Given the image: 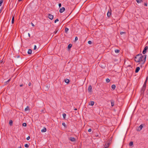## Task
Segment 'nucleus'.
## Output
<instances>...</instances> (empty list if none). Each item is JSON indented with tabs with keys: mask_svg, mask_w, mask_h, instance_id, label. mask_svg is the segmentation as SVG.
Masks as SVG:
<instances>
[{
	"mask_svg": "<svg viewBox=\"0 0 148 148\" xmlns=\"http://www.w3.org/2000/svg\"><path fill=\"white\" fill-rule=\"evenodd\" d=\"M14 16H13V17L12 18V24H13L14 23Z\"/></svg>",
	"mask_w": 148,
	"mask_h": 148,
	"instance_id": "obj_21",
	"label": "nucleus"
},
{
	"mask_svg": "<svg viewBox=\"0 0 148 148\" xmlns=\"http://www.w3.org/2000/svg\"><path fill=\"white\" fill-rule=\"evenodd\" d=\"M1 11H2V9H1L0 10V13L1 12Z\"/></svg>",
	"mask_w": 148,
	"mask_h": 148,
	"instance_id": "obj_52",
	"label": "nucleus"
},
{
	"mask_svg": "<svg viewBox=\"0 0 148 148\" xmlns=\"http://www.w3.org/2000/svg\"><path fill=\"white\" fill-rule=\"evenodd\" d=\"M115 88H116V86L115 85L113 84L112 85V88L113 90H114Z\"/></svg>",
	"mask_w": 148,
	"mask_h": 148,
	"instance_id": "obj_23",
	"label": "nucleus"
},
{
	"mask_svg": "<svg viewBox=\"0 0 148 148\" xmlns=\"http://www.w3.org/2000/svg\"><path fill=\"white\" fill-rule=\"evenodd\" d=\"M115 52L116 53H118L120 52V50L119 49H116L115 50Z\"/></svg>",
	"mask_w": 148,
	"mask_h": 148,
	"instance_id": "obj_24",
	"label": "nucleus"
},
{
	"mask_svg": "<svg viewBox=\"0 0 148 148\" xmlns=\"http://www.w3.org/2000/svg\"><path fill=\"white\" fill-rule=\"evenodd\" d=\"M62 115L63 118L64 119H65L66 116V114L65 113H63Z\"/></svg>",
	"mask_w": 148,
	"mask_h": 148,
	"instance_id": "obj_25",
	"label": "nucleus"
},
{
	"mask_svg": "<svg viewBox=\"0 0 148 148\" xmlns=\"http://www.w3.org/2000/svg\"><path fill=\"white\" fill-rule=\"evenodd\" d=\"M72 46V44H69L68 46V48L69 50H70L71 47Z\"/></svg>",
	"mask_w": 148,
	"mask_h": 148,
	"instance_id": "obj_13",
	"label": "nucleus"
},
{
	"mask_svg": "<svg viewBox=\"0 0 148 148\" xmlns=\"http://www.w3.org/2000/svg\"><path fill=\"white\" fill-rule=\"evenodd\" d=\"M147 55H143L142 54H139L136 55L134 58L135 61L137 62H142L144 64L145 62Z\"/></svg>",
	"mask_w": 148,
	"mask_h": 148,
	"instance_id": "obj_1",
	"label": "nucleus"
},
{
	"mask_svg": "<svg viewBox=\"0 0 148 148\" xmlns=\"http://www.w3.org/2000/svg\"><path fill=\"white\" fill-rule=\"evenodd\" d=\"M18 148H22L21 146H20V147H18Z\"/></svg>",
	"mask_w": 148,
	"mask_h": 148,
	"instance_id": "obj_53",
	"label": "nucleus"
},
{
	"mask_svg": "<svg viewBox=\"0 0 148 148\" xmlns=\"http://www.w3.org/2000/svg\"><path fill=\"white\" fill-rule=\"evenodd\" d=\"M69 29L68 28L66 27L65 29V33H67L68 31H69Z\"/></svg>",
	"mask_w": 148,
	"mask_h": 148,
	"instance_id": "obj_20",
	"label": "nucleus"
},
{
	"mask_svg": "<svg viewBox=\"0 0 148 148\" xmlns=\"http://www.w3.org/2000/svg\"><path fill=\"white\" fill-rule=\"evenodd\" d=\"M28 36L30 37V35L29 33H28Z\"/></svg>",
	"mask_w": 148,
	"mask_h": 148,
	"instance_id": "obj_50",
	"label": "nucleus"
},
{
	"mask_svg": "<svg viewBox=\"0 0 148 148\" xmlns=\"http://www.w3.org/2000/svg\"><path fill=\"white\" fill-rule=\"evenodd\" d=\"M143 127V125L142 124H141L139 127H138L136 129L137 131H140Z\"/></svg>",
	"mask_w": 148,
	"mask_h": 148,
	"instance_id": "obj_3",
	"label": "nucleus"
},
{
	"mask_svg": "<svg viewBox=\"0 0 148 148\" xmlns=\"http://www.w3.org/2000/svg\"><path fill=\"white\" fill-rule=\"evenodd\" d=\"M47 131V129L45 127H44L42 130L41 132H45Z\"/></svg>",
	"mask_w": 148,
	"mask_h": 148,
	"instance_id": "obj_17",
	"label": "nucleus"
},
{
	"mask_svg": "<svg viewBox=\"0 0 148 148\" xmlns=\"http://www.w3.org/2000/svg\"><path fill=\"white\" fill-rule=\"evenodd\" d=\"M112 141V137L110 138L106 142V144L109 145H110L111 144Z\"/></svg>",
	"mask_w": 148,
	"mask_h": 148,
	"instance_id": "obj_2",
	"label": "nucleus"
},
{
	"mask_svg": "<svg viewBox=\"0 0 148 148\" xmlns=\"http://www.w3.org/2000/svg\"><path fill=\"white\" fill-rule=\"evenodd\" d=\"M111 12L108 11L107 14V15L108 17H110L111 15Z\"/></svg>",
	"mask_w": 148,
	"mask_h": 148,
	"instance_id": "obj_12",
	"label": "nucleus"
},
{
	"mask_svg": "<svg viewBox=\"0 0 148 148\" xmlns=\"http://www.w3.org/2000/svg\"><path fill=\"white\" fill-rule=\"evenodd\" d=\"M48 18L51 20H52L53 18V16L51 14H48Z\"/></svg>",
	"mask_w": 148,
	"mask_h": 148,
	"instance_id": "obj_5",
	"label": "nucleus"
},
{
	"mask_svg": "<svg viewBox=\"0 0 148 148\" xmlns=\"http://www.w3.org/2000/svg\"><path fill=\"white\" fill-rule=\"evenodd\" d=\"M22 125L24 127H26L27 126V123H24Z\"/></svg>",
	"mask_w": 148,
	"mask_h": 148,
	"instance_id": "obj_32",
	"label": "nucleus"
},
{
	"mask_svg": "<svg viewBox=\"0 0 148 148\" xmlns=\"http://www.w3.org/2000/svg\"><path fill=\"white\" fill-rule=\"evenodd\" d=\"M133 145V142L132 141H131L129 143V145L130 146H132Z\"/></svg>",
	"mask_w": 148,
	"mask_h": 148,
	"instance_id": "obj_22",
	"label": "nucleus"
},
{
	"mask_svg": "<svg viewBox=\"0 0 148 148\" xmlns=\"http://www.w3.org/2000/svg\"><path fill=\"white\" fill-rule=\"evenodd\" d=\"M62 125L64 127H66V125L65 123H62Z\"/></svg>",
	"mask_w": 148,
	"mask_h": 148,
	"instance_id": "obj_34",
	"label": "nucleus"
},
{
	"mask_svg": "<svg viewBox=\"0 0 148 148\" xmlns=\"http://www.w3.org/2000/svg\"><path fill=\"white\" fill-rule=\"evenodd\" d=\"M110 101L111 104V106L113 107L114 106V101L113 100H111Z\"/></svg>",
	"mask_w": 148,
	"mask_h": 148,
	"instance_id": "obj_18",
	"label": "nucleus"
},
{
	"mask_svg": "<svg viewBox=\"0 0 148 148\" xmlns=\"http://www.w3.org/2000/svg\"><path fill=\"white\" fill-rule=\"evenodd\" d=\"M24 146L26 148H28L29 147V145L27 144H26Z\"/></svg>",
	"mask_w": 148,
	"mask_h": 148,
	"instance_id": "obj_29",
	"label": "nucleus"
},
{
	"mask_svg": "<svg viewBox=\"0 0 148 148\" xmlns=\"http://www.w3.org/2000/svg\"><path fill=\"white\" fill-rule=\"evenodd\" d=\"M58 6L59 7V8H60L61 7L62 4L61 3H59L58 4Z\"/></svg>",
	"mask_w": 148,
	"mask_h": 148,
	"instance_id": "obj_40",
	"label": "nucleus"
},
{
	"mask_svg": "<svg viewBox=\"0 0 148 148\" xmlns=\"http://www.w3.org/2000/svg\"><path fill=\"white\" fill-rule=\"evenodd\" d=\"M30 138V137L29 136H28L27 137L26 139L27 140H29Z\"/></svg>",
	"mask_w": 148,
	"mask_h": 148,
	"instance_id": "obj_41",
	"label": "nucleus"
},
{
	"mask_svg": "<svg viewBox=\"0 0 148 148\" xmlns=\"http://www.w3.org/2000/svg\"><path fill=\"white\" fill-rule=\"evenodd\" d=\"M13 123V121L12 120H10L9 121V124L10 126H12Z\"/></svg>",
	"mask_w": 148,
	"mask_h": 148,
	"instance_id": "obj_19",
	"label": "nucleus"
},
{
	"mask_svg": "<svg viewBox=\"0 0 148 148\" xmlns=\"http://www.w3.org/2000/svg\"><path fill=\"white\" fill-rule=\"evenodd\" d=\"M148 77H147L146 78V79L144 82V84H143V86H146V83H147V80H148Z\"/></svg>",
	"mask_w": 148,
	"mask_h": 148,
	"instance_id": "obj_14",
	"label": "nucleus"
},
{
	"mask_svg": "<svg viewBox=\"0 0 148 148\" xmlns=\"http://www.w3.org/2000/svg\"><path fill=\"white\" fill-rule=\"evenodd\" d=\"M78 40V38L77 36H76L75 38V41H76Z\"/></svg>",
	"mask_w": 148,
	"mask_h": 148,
	"instance_id": "obj_37",
	"label": "nucleus"
},
{
	"mask_svg": "<svg viewBox=\"0 0 148 148\" xmlns=\"http://www.w3.org/2000/svg\"><path fill=\"white\" fill-rule=\"evenodd\" d=\"M144 5L145 6H147V2H146V3H144Z\"/></svg>",
	"mask_w": 148,
	"mask_h": 148,
	"instance_id": "obj_42",
	"label": "nucleus"
},
{
	"mask_svg": "<svg viewBox=\"0 0 148 148\" xmlns=\"http://www.w3.org/2000/svg\"><path fill=\"white\" fill-rule=\"evenodd\" d=\"M110 79L108 78H107L106 79V81L107 83H108L110 82Z\"/></svg>",
	"mask_w": 148,
	"mask_h": 148,
	"instance_id": "obj_30",
	"label": "nucleus"
},
{
	"mask_svg": "<svg viewBox=\"0 0 148 148\" xmlns=\"http://www.w3.org/2000/svg\"><path fill=\"white\" fill-rule=\"evenodd\" d=\"M148 30V29H147Z\"/></svg>",
	"mask_w": 148,
	"mask_h": 148,
	"instance_id": "obj_57",
	"label": "nucleus"
},
{
	"mask_svg": "<svg viewBox=\"0 0 148 148\" xmlns=\"http://www.w3.org/2000/svg\"><path fill=\"white\" fill-rule=\"evenodd\" d=\"M105 67V66H101V67L102 68H104Z\"/></svg>",
	"mask_w": 148,
	"mask_h": 148,
	"instance_id": "obj_46",
	"label": "nucleus"
},
{
	"mask_svg": "<svg viewBox=\"0 0 148 148\" xmlns=\"http://www.w3.org/2000/svg\"><path fill=\"white\" fill-rule=\"evenodd\" d=\"M140 70V68L139 67H137L135 69V72L136 73H137Z\"/></svg>",
	"mask_w": 148,
	"mask_h": 148,
	"instance_id": "obj_10",
	"label": "nucleus"
},
{
	"mask_svg": "<svg viewBox=\"0 0 148 148\" xmlns=\"http://www.w3.org/2000/svg\"><path fill=\"white\" fill-rule=\"evenodd\" d=\"M23 0H18V1L19 2H20V1H22Z\"/></svg>",
	"mask_w": 148,
	"mask_h": 148,
	"instance_id": "obj_54",
	"label": "nucleus"
},
{
	"mask_svg": "<svg viewBox=\"0 0 148 148\" xmlns=\"http://www.w3.org/2000/svg\"><path fill=\"white\" fill-rule=\"evenodd\" d=\"M109 146V145L106 144H105L104 145V148H108Z\"/></svg>",
	"mask_w": 148,
	"mask_h": 148,
	"instance_id": "obj_26",
	"label": "nucleus"
},
{
	"mask_svg": "<svg viewBox=\"0 0 148 148\" xmlns=\"http://www.w3.org/2000/svg\"><path fill=\"white\" fill-rule=\"evenodd\" d=\"M69 140L72 142L75 141L76 140V139L75 138L72 137H70Z\"/></svg>",
	"mask_w": 148,
	"mask_h": 148,
	"instance_id": "obj_8",
	"label": "nucleus"
},
{
	"mask_svg": "<svg viewBox=\"0 0 148 148\" xmlns=\"http://www.w3.org/2000/svg\"><path fill=\"white\" fill-rule=\"evenodd\" d=\"M44 110H42L41 111V112H43V113H44L45 112H44Z\"/></svg>",
	"mask_w": 148,
	"mask_h": 148,
	"instance_id": "obj_49",
	"label": "nucleus"
},
{
	"mask_svg": "<svg viewBox=\"0 0 148 148\" xmlns=\"http://www.w3.org/2000/svg\"><path fill=\"white\" fill-rule=\"evenodd\" d=\"M36 48H37L36 47V45H35L34 46V50H35L36 49Z\"/></svg>",
	"mask_w": 148,
	"mask_h": 148,
	"instance_id": "obj_38",
	"label": "nucleus"
},
{
	"mask_svg": "<svg viewBox=\"0 0 148 148\" xmlns=\"http://www.w3.org/2000/svg\"><path fill=\"white\" fill-rule=\"evenodd\" d=\"M3 2V0H1L0 1V6H1Z\"/></svg>",
	"mask_w": 148,
	"mask_h": 148,
	"instance_id": "obj_33",
	"label": "nucleus"
},
{
	"mask_svg": "<svg viewBox=\"0 0 148 148\" xmlns=\"http://www.w3.org/2000/svg\"><path fill=\"white\" fill-rule=\"evenodd\" d=\"M58 29H56L55 31L54 32V34H56V33L58 32Z\"/></svg>",
	"mask_w": 148,
	"mask_h": 148,
	"instance_id": "obj_31",
	"label": "nucleus"
},
{
	"mask_svg": "<svg viewBox=\"0 0 148 148\" xmlns=\"http://www.w3.org/2000/svg\"><path fill=\"white\" fill-rule=\"evenodd\" d=\"M126 33V32H120V34L121 35H122L123 34H125Z\"/></svg>",
	"mask_w": 148,
	"mask_h": 148,
	"instance_id": "obj_35",
	"label": "nucleus"
},
{
	"mask_svg": "<svg viewBox=\"0 0 148 148\" xmlns=\"http://www.w3.org/2000/svg\"><path fill=\"white\" fill-rule=\"evenodd\" d=\"M64 82L68 84L69 82V80L68 79H65L64 80Z\"/></svg>",
	"mask_w": 148,
	"mask_h": 148,
	"instance_id": "obj_16",
	"label": "nucleus"
},
{
	"mask_svg": "<svg viewBox=\"0 0 148 148\" xmlns=\"http://www.w3.org/2000/svg\"><path fill=\"white\" fill-rule=\"evenodd\" d=\"M94 104V102L93 101H91L89 102V105L93 106Z\"/></svg>",
	"mask_w": 148,
	"mask_h": 148,
	"instance_id": "obj_11",
	"label": "nucleus"
},
{
	"mask_svg": "<svg viewBox=\"0 0 148 148\" xmlns=\"http://www.w3.org/2000/svg\"><path fill=\"white\" fill-rule=\"evenodd\" d=\"M29 110V108L28 106H27L25 109V111H27Z\"/></svg>",
	"mask_w": 148,
	"mask_h": 148,
	"instance_id": "obj_28",
	"label": "nucleus"
},
{
	"mask_svg": "<svg viewBox=\"0 0 148 148\" xmlns=\"http://www.w3.org/2000/svg\"><path fill=\"white\" fill-rule=\"evenodd\" d=\"M31 24H32V26L33 27H34L35 26V25H34V24L33 23H31Z\"/></svg>",
	"mask_w": 148,
	"mask_h": 148,
	"instance_id": "obj_45",
	"label": "nucleus"
},
{
	"mask_svg": "<svg viewBox=\"0 0 148 148\" xmlns=\"http://www.w3.org/2000/svg\"><path fill=\"white\" fill-rule=\"evenodd\" d=\"M88 131L89 132H90L91 131V129H89L88 130Z\"/></svg>",
	"mask_w": 148,
	"mask_h": 148,
	"instance_id": "obj_44",
	"label": "nucleus"
},
{
	"mask_svg": "<svg viewBox=\"0 0 148 148\" xmlns=\"http://www.w3.org/2000/svg\"><path fill=\"white\" fill-rule=\"evenodd\" d=\"M3 62V61H2V60H1V62H0V63H2V62Z\"/></svg>",
	"mask_w": 148,
	"mask_h": 148,
	"instance_id": "obj_55",
	"label": "nucleus"
},
{
	"mask_svg": "<svg viewBox=\"0 0 148 148\" xmlns=\"http://www.w3.org/2000/svg\"><path fill=\"white\" fill-rule=\"evenodd\" d=\"M148 49V46H146L144 48L142 53L143 54H145V53H146L147 51V49Z\"/></svg>",
	"mask_w": 148,
	"mask_h": 148,
	"instance_id": "obj_4",
	"label": "nucleus"
},
{
	"mask_svg": "<svg viewBox=\"0 0 148 148\" xmlns=\"http://www.w3.org/2000/svg\"><path fill=\"white\" fill-rule=\"evenodd\" d=\"M27 53L29 54H31L32 53V50L30 49H29Z\"/></svg>",
	"mask_w": 148,
	"mask_h": 148,
	"instance_id": "obj_15",
	"label": "nucleus"
},
{
	"mask_svg": "<svg viewBox=\"0 0 148 148\" xmlns=\"http://www.w3.org/2000/svg\"><path fill=\"white\" fill-rule=\"evenodd\" d=\"M31 84H32V83L31 82H29V84H28V85L29 86H30L31 85Z\"/></svg>",
	"mask_w": 148,
	"mask_h": 148,
	"instance_id": "obj_43",
	"label": "nucleus"
},
{
	"mask_svg": "<svg viewBox=\"0 0 148 148\" xmlns=\"http://www.w3.org/2000/svg\"><path fill=\"white\" fill-rule=\"evenodd\" d=\"M136 1L138 3L141 2H143V1L142 0H136Z\"/></svg>",
	"mask_w": 148,
	"mask_h": 148,
	"instance_id": "obj_27",
	"label": "nucleus"
},
{
	"mask_svg": "<svg viewBox=\"0 0 148 148\" xmlns=\"http://www.w3.org/2000/svg\"><path fill=\"white\" fill-rule=\"evenodd\" d=\"M146 86H143V87L142 88V93L144 92L146 88Z\"/></svg>",
	"mask_w": 148,
	"mask_h": 148,
	"instance_id": "obj_9",
	"label": "nucleus"
},
{
	"mask_svg": "<svg viewBox=\"0 0 148 148\" xmlns=\"http://www.w3.org/2000/svg\"><path fill=\"white\" fill-rule=\"evenodd\" d=\"M65 8L64 7H63L60 8V9L59 12L60 13H62L64 11H65Z\"/></svg>",
	"mask_w": 148,
	"mask_h": 148,
	"instance_id": "obj_6",
	"label": "nucleus"
},
{
	"mask_svg": "<svg viewBox=\"0 0 148 148\" xmlns=\"http://www.w3.org/2000/svg\"><path fill=\"white\" fill-rule=\"evenodd\" d=\"M19 56H18L17 58H19Z\"/></svg>",
	"mask_w": 148,
	"mask_h": 148,
	"instance_id": "obj_56",
	"label": "nucleus"
},
{
	"mask_svg": "<svg viewBox=\"0 0 148 148\" xmlns=\"http://www.w3.org/2000/svg\"><path fill=\"white\" fill-rule=\"evenodd\" d=\"M23 84H22L20 85L19 86L20 87H22L23 86Z\"/></svg>",
	"mask_w": 148,
	"mask_h": 148,
	"instance_id": "obj_48",
	"label": "nucleus"
},
{
	"mask_svg": "<svg viewBox=\"0 0 148 148\" xmlns=\"http://www.w3.org/2000/svg\"><path fill=\"white\" fill-rule=\"evenodd\" d=\"M75 110H77V108H75L74 109Z\"/></svg>",
	"mask_w": 148,
	"mask_h": 148,
	"instance_id": "obj_51",
	"label": "nucleus"
},
{
	"mask_svg": "<svg viewBox=\"0 0 148 148\" xmlns=\"http://www.w3.org/2000/svg\"><path fill=\"white\" fill-rule=\"evenodd\" d=\"M10 79H9L8 80L7 82H6L7 83H8V82L10 81Z\"/></svg>",
	"mask_w": 148,
	"mask_h": 148,
	"instance_id": "obj_47",
	"label": "nucleus"
},
{
	"mask_svg": "<svg viewBox=\"0 0 148 148\" xmlns=\"http://www.w3.org/2000/svg\"><path fill=\"white\" fill-rule=\"evenodd\" d=\"M92 86L91 85H90L88 87V90L89 92H92Z\"/></svg>",
	"mask_w": 148,
	"mask_h": 148,
	"instance_id": "obj_7",
	"label": "nucleus"
},
{
	"mask_svg": "<svg viewBox=\"0 0 148 148\" xmlns=\"http://www.w3.org/2000/svg\"><path fill=\"white\" fill-rule=\"evenodd\" d=\"M92 43V42L90 40L88 41V44H91Z\"/></svg>",
	"mask_w": 148,
	"mask_h": 148,
	"instance_id": "obj_39",
	"label": "nucleus"
},
{
	"mask_svg": "<svg viewBox=\"0 0 148 148\" xmlns=\"http://www.w3.org/2000/svg\"><path fill=\"white\" fill-rule=\"evenodd\" d=\"M59 21V19L58 18L56 19L54 21V23H56L58 21Z\"/></svg>",
	"mask_w": 148,
	"mask_h": 148,
	"instance_id": "obj_36",
	"label": "nucleus"
}]
</instances>
